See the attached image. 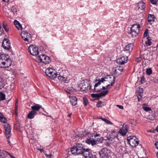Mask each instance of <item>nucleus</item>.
Masks as SVG:
<instances>
[{"label":"nucleus","instance_id":"nucleus-1","mask_svg":"<svg viewBox=\"0 0 158 158\" xmlns=\"http://www.w3.org/2000/svg\"><path fill=\"white\" fill-rule=\"evenodd\" d=\"M11 61L9 56L6 54H0V67L7 68L10 66Z\"/></svg>","mask_w":158,"mask_h":158},{"label":"nucleus","instance_id":"nucleus-2","mask_svg":"<svg viewBox=\"0 0 158 158\" xmlns=\"http://www.w3.org/2000/svg\"><path fill=\"white\" fill-rule=\"evenodd\" d=\"M100 134L94 132L91 134L89 139H87L85 140V142L88 144H91L92 145H94L97 142H100L101 138Z\"/></svg>","mask_w":158,"mask_h":158},{"label":"nucleus","instance_id":"nucleus-3","mask_svg":"<svg viewBox=\"0 0 158 158\" xmlns=\"http://www.w3.org/2000/svg\"><path fill=\"white\" fill-rule=\"evenodd\" d=\"M85 148H83L81 144H78L77 146L73 147L71 149V152L73 154L78 155L83 154Z\"/></svg>","mask_w":158,"mask_h":158},{"label":"nucleus","instance_id":"nucleus-4","mask_svg":"<svg viewBox=\"0 0 158 158\" xmlns=\"http://www.w3.org/2000/svg\"><path fill=\"white\" fill-rule=\"evenodd\" d=\"M140 26L139 24H134L131 28L129 33L132 37H136L139 31Z\"/></svg>","mask_w":158,"mask_h":158},{"label":"nucleus","instance_id":"nucleus-5","mask_svg":"<svg viewBox=\"0 0 158 158\" xmlns=\"http://www.w3.org/2000/svg\"><path fill=\"white\" fill-rule=\"evenodd\" d=\"M45 73L48 77L52 79L56 78L57 76L56 70L51 68H48L46 69Z\"/></svg>","mask_w":158,"mask_h":158},{"label":"nucleus","instance_id":"nucleus-6","mask_svg":"<svg viewBox=\"0 0 158 158\" xmlns=\"http://www.w3.org/2000/svg\"><path fill=\"white\" fill-rule=\"evenodd\" d=\"M127 140L129 144L132 147H136L139 143V142L135 136L128 137Z\"/></svg>","mask_w":158,"mask_h":158},{"label":"nucleus","instance_id":"nucleus-7","mask_svg":"<svg viewBox=\"0 0 158 158\" xmlns=\"http://www.w3.org/2000/svg\"><path fill=\"white\" fill-rule=\"evenodd\" d=\"M115 78L112 75H107L106 76L102 78V82H108L110 84V86L112 87L115 82Z\"/></svg>","mask_w":158,"mask_h":158},{"label":"nucleus","instance_id":"nucleus-8","mask_svg":"<svg viewBox=\"0 0 158 158\" xmlns=\"http://www.w3.org/2000/svg\"><path fill=\"white\" fill-rule=\"evenodd\" d=\"M37 59L39 61L45 64H48L51 61V60L49 56L44 54L39 56Z\"/></svg>","mask_w":158,"mask_h":158},{"label":"nucleus","instance_id":"nucleus-9","mask_svg":"<svg viewBox=\"0 0 158 158\" xmlns=\"http://www.w3.org/2000/svg\"><path fill=\"white\" fill-rule=\"evenodd\" d=\"M28 50L31 55L36 56L39 54L38 48L35 46L31 45L29 46Z\"/></svg>","mask_w":158,"mask_h":158},{"label":"nucleus","instance_id":"nucleus-10","mask_svg":"<svg viewBox=\"0 0 158 158\" xmlns=\"http://www.w3.org/2000/svg\"><path fill=\"white\" fill-rule=\"evenodd\" d=\"M110 151L107 148H103L99 152V154L101 158H107L109 156Z\"/></svg>","mask_w":158,"mask_h":158},{"label":"nucleus","instance_id":"nucleus-11","mask_svg":"<svg viewBox=\"0 0 158 158\" xmlns=\"http://www.w3.org/2000/svg\"><path fill=\"white\" fill-rule=\"evenodd\" d=\"M21 35L23 39L25 41L29 42L31 41V35L28 32L25 31H23Z\"/></svg>","mask_w":158,"mask_h":158},{"label":"nucleus","instance_id":"nucleus-12","mask_svg":"<svg viewBox=\"0 0 158 158\" xmlns=\"http://www.w3.org/2000/svg\"><path fill=\"white\" fill-rule=\"evenodd\" d=\"M129 127L127 125H123L122 128H121L119 131V133L122 136H124L126 135L128 130Z\"/></svg>","mask_w":158,"mask_h":158},{"label":"nucleus","instance_id":"nucleus-13","mask_svg":"<svg viewBox=\"0 0 158 158\" xmlns=\"http://www.w3.org/2000/svg\"><path fill=\"white\" fill-rule=\"evenodd\" d=\"M5 133L6 138L8 139L10 137L11 128L9 124H6L4 125Z\"/></svg>","mask_w":158,"mask_h":158},{"label":"nucleus","instance_id":"nucleus-14","mask_svg":"<svg viewBox=\"0 0 158 158\" xmlns=\"http://www.w3.org/2000/svg\"><path fill=\"white\" fill-rule=\"evenodd\" d=\"M82 155L85 158H91L92 156L90 150L89 148H85Z\"/></svg>","mask_w":158,"mask_h":158},{"label":"nucleus","instance_id":"nucleus-15","mask_svg":"<svg viewBox=\"0 0 158 158\" xmlns=\"http://www.w3.org/2000/svg\"><path fill=\"white\" fill-rule=\"evenodd\" d=\"M10 43L9 40L7 39H5L4 40L2 45L3 47L5 49H10Z\"/></svg>","mask_w":158,"mask_h":158},{"label":"nucleus","instance_id":"nucleus-16","mask_svg":"<svg viewBox=\"0 0 158 158\" xmlns=\"http://www.w3.org/2000/svg\"><path fill=\"white\" fill-rule=\"evenodd\" d=\"M108 93L107 90H106L100 94H91V96L93 98H99L102 96H105Z\"/></svg>","mask_w":158,"mask_h":158},{"label":"nucleus","instance_id":"nucleus-17","mask_svg":"<svg viewBox=\"0 0 158 158\" xmlns=\"http://www.w3.org/2000/svg\"><path fill=\"white\" fill-rule=\"evenodd\" d=\"M127 57L125 56H123L117 59L116 62L117 63L120 64H123L127 62Z\"/></svg>","mask_w":158,"mask_h":158},{"label":"nucleus","instance_id":"nucleus-18","mask_svg":"<svg viewBox=\"0 0 158 158\" xmlns=\"http://www.w3.org/2000/svg\"><path fill=\"white\" fill-rule=\"evenodd\" d=\"M133 45L132 44H129L127 45L124 48V51L127 53H130L132 50Z\"/></svg>","mask_w":158,"mask_h":158},{"label":"nucleus","instance_id":"nucleus-19","mask_svg":"<svg viewBox=\"0 0 158 158\" xmlns=\"http://www.w3.org/2000/svg\"><path fill=\"white\" fill-rule=\"evenodd\" d=\"M78 86L80 89L83 91H85L88 89V85L86 82H84L83 83H81Z\"/></svg>","mask_w":158,"mask_h":158},{"label":"nucleus","instance_id":"nucleus-20","mask_svg":"<svg viewBox=\"0 0 158 158\" xmlns=\"http://www.w3.org/2000/svg\"><path fill=\"white\" fill-rule=\"evenodd\" d=\"M138 9L139 10H143L145 8V4L142 1L138 4Z\"/></svg>","mask_w":158,"mask_h":158},{"label":"nucleus","instance_id":"nucleus-21","mask_svg":"<svg viewBox=\"0 0 158 158\" xmlns=\"http://www.w3.org/2000/svg\"><path fill=\"white\" fill-rule=\"evenodd\" d=\"M70 102L73 106H75L77 104V99L76 97L73 96L70 98Z\"/></svg>","mask_w":158,"mask_h":158},{"label":"nucleus","instance_id":"nucleus-22","mask_svg":"<svg viewBox=\"0 0 158 158\" xmlns=\"http://www.w3.org/2000/svg\"><path fill=\"white\" fill-rule=\"evenodd\" d=\"M31 108L32 110V111L36 112V111H38L40 108H41V106L39 104H36L34 106H31Z\"/></svg>","mask_w":158,"mask_h":158},{"label":"nucleus","instance_id":"nucleus-23","mask_svg":"<svg viewBox=\"0 0 158 158\" xmlns=\"http://www.w3.org/2000/svg\"><path fill=\"white\" fill-rule=\"evenodd\" d=\"M37 114V112H35L34 111H31L27 115V117L30 119L33 118Z\"/></svg>","mask_w":158,"mask_h":158},{"label":"nucleus","instance_id":"nucleus-24","mask_svg":"<svg viewBox=\"0 0 158 158\" xmlns=\"http://www.w3.org/2000/svg\"><path fill=\"white\" fill-rule=\"evenodd\" d=\"M118 141V138L116 137H114V138L111 139V140H110L108 142H107L108 145H109L110 144H113V145L114 146L116 145V143H115V142H116L117 141Z\"/></svg>","mask_w":158,"mask_h":158},{"label":"nucleus","instance_id":"nucleus-25","mask_svg":"<svg viewBox=\"0 0 158 158\" xmlns=\"http://www.w3.org/2000/svg\"><path fill=\"white\" fill-rule=\"evenodd\" d=\"M148 22L150 23H153L155 21L154 15H153L149 14L148 16Z\"/></svg>","mask_w":158,"mask_h":158},{"label":"nucleus","instance_id":"nucleus-26","mask_svg":"<svg viewBox=\"0 0 158 158\" xmlns=\"http://www.w3.org/2000/svg\"><path fill=\"white\" fill-rule=\"evenodd\" d=\"M123 69L120 67H117L115 68L114 70V72L118 74H121L123 71Z\"/></svg>","mask_w":158,"mask_h":158},{"label":"nucleus","instance_id":"nucleus-27","mask_svg":"<svg viewBox=\"0 0 158 158\" xmlns=\"http://www.w3.org/2000/svg\"><path fill=\"white\" fill-rule=\"evenodd\" d=\"M58 79L61 81H64L65 83H68L69 81L66 78L61 76H58Z\"/></svg>","mask_w":158,"mask_h":158},{"label":"nucleus","instance_id":"nucleus-28","mask_svg":"<svg viewBox=\"0 0 158 158\" xmlns=\"http://www.w3.org/2000/svg\"><path fill=\"white\" fill-rule=\"evenodd\" d=\"M7 121V119L4 117L2 114L0 112V121L3 123H6Z\"/></svg>","mask_w":158,"mask_h":158},{"label":"nucleus","instance_id":"nucleus-29","mask_svg":"<svg viewBox=\"0 0 158 158\" xmlns=\"http://www.w3.org/2000/svg\"><path fill=\"white\" fill-rule=\"evenodd\" d=\"M147 40L145 41V44L148 46H150L152 43V42L151 41V37L148 36L147 38Z\"/></svg>","mask_w":158,"mask_h":158},{"label":"nucleus","instance_id":"nucleus-30","mask_svg":"<svg viewBox=\"0 0 158 158\" xmlns=\"http://www.w3.org/2000/svg\"><path fill=\"white\" fill-rule=\"evenodd\" d=\"M5 85L4 82L2 79L0 78V89L3 88Z\"/></svg>","mask_w":158,"mask_h":158},{"label":"nucleus","instance_id":"nucleus-31","mask_svg":"<svg viewBox=\"0 0 158 158\" xmlns=\"http://www.w3.org/2000/svg\"><path fill=\"white\" fill-rule=\"evenodd\" d=\"M146 105L145 103H144L143 105V108L144 110L146 111H149L151 110L150 108L147 107H144V106Z\"/></svg>","mask_w":158,"mask_h":158},{"label":"nucleus","instance_id":"nucleus-32","mask_svg":"<svg viewBox=\"0 0 158 158\" xmlns=\"http://www.w3.org/2000/svg\"><path fill=\"white\" fill-rule=\"evenodd\" d=\"M83 103L84 106H87L88 103V100L85 97H83Z\"/></svg>","mask_w":158,"mask_h":158},{"label":"nucleus","instance_id":"nucleus-33","mask_svg":"<svg viewBox=\"0 0 158 158\" xmlns=\"http://www.w3.org/2000/svg\"><path fill=\"white\" fill-rule=\"evenodd\" d=\"M5 99V95L2 92H0V101L3 100Z\"/></svg>","mask_w":158,"mask_h":158},{"label":"nucleus","instance_id":"nucleus-34","mask_svg":"<svg viewBox=\"0 0 158 158\" xmlns=\"http://www.w3.org/2000/svg\"><path fill=\"white\" fill-rule=\"evenodd\" d=\"M99 118L102 119V120L104 121L106 123H107L108 124L111 125L112 124V123L107 119L105 118H103L102 117H100Z\"/></svg>","mask_w":158,"mask_h":158},{"label":"nucleus","instance_id":"nucleus-35","mask_svg":"<svg viewBox=\"0 0 158 158\" xmlns=\"http://www.w3.org/2000/svg\"><path fill=\"white\" fill-rule=\"evenodd\" d=\"M110 135L111 136L113 135L114 137H116L117 136V132L113 130L111 131Z\"/></svg>","mask_w":158,"mask_h":158},{"label":"nucleus","instance_id":"nucleus-36","mask_svg":"<svg viewBox=\"0 0 158 158\" xmlns=\"http://www.w3.org/2000/svg\"><path fill=\"white\" fill-rule=\"evenodd\" d=\"M11 10L14 15L17 14V10L15 6H13L11 8Z\"/></svg>","mask_w":158,"mask_h":158},{"label":"nucleus","instance_id":"nucleus-37","mask_svg":"<svg viewBox=\"0 0 158 158\" xmlns=\"http://www.w3.org/2000/svg\"><path fill=\"white\" fill-rule=\"evenodd\" d=\"M146 73L148 75H150L152 73V70L151 68H148L147 69Z\"/></svg>","mask_w":158,"mask_h":158},{"label":"nucleus","instance_id":"nucleus-38","mask_svg":"<svg viewBox=\"0 0 158 158\" xmlns=\"http://www.w3.org/2000/svg\"><path fill=\"white\" fill-rule=\"evenodd\" d=\"M111 87L110 86V84L107 83V85H106L105 87L102 86V89H103L104 90L108 88H110Z\"/></svg>","mask_w":158,"mask_h":158},{"label":"nucleus","instance_id":"nucleus-39","mask_svg":"<svg viewBox=\"0 0 158 158\" xmlns=\"http://www.w3.org/2000/svg\"><path fill=\"white\" fill-rule=\"evenodd\" d=\"M15 27L18 30H22V26L20 23L15 26Z\"/></svg>","mask_w":158,"mask_h":158},{"label":"nucleus","instance_id":"nucleus-40","mask_svg":"<svg viewBox=\"0 0 158 158\" xmlns=\"http://www.w3.org/2000/svg\"><path fill=\"white\" fill-rule=\"evenodd\" d=\"M101 80L102 79L100 80L98 82L95 84L94 85V87H97L99 85H100L101 84V82H102V81Z\"/></svg>","mask_w":158,"mask_h":158},{"label":"nucleus","instance_id":"nucleus-41","mask_svg":"<svg viewBox=\"0 0 158 158\" xmlns=\"http://www.w3.org/2000/svg\"><path fill=\"white\" fill-rule=\"evenodd\" d=\"M101 80L102 79L100 80L98 82L95 84L94 85V87H97L99 85H100L101 84V82H102V81Z\"/></svg>","mask_w":158,"mask_h":158},{"label":"nucleus","instance_id":"nucleus-42","mask_svg":"<svg viewBox=\"0 0 158 158\" xmlns=\"http://www.w3.org/2000/svg\"><path fill=\"white\" fill-rule=\"evenodd\" d=\"M3 28L5 30V31L6 32H7L8 30V28L7 27V26L6 25H5V24H3L2 25Z\"/></svg>","mask_w":158,"mask_h":158},{"label":"nucleus","instance_id":"nucleus-43","mask_svg":"<svg viewBox=\"0 0 158 158\" xmlns=\"http://www.w3.org/2000/svg\"><path fill=\"white\" fill-rule=\"evenodd\" d=\"M148 34V30L147 29L143 34V36L145 37H147Z\"/></svg>","mask_w":158,"mask_h":158},{"label":"nucleus","instance_id":"nucleus-44","mask_svg":"<svg viewBox=\"0 0 158 158\" xmlns=\"http://www.w3.org/2000/svg\"><path fill=\"white\" fill-rule=\"evenodd\" d=\"M145 81V78L143 76L142 77H141V79L140 81V83L141 84H143L144 82Z\"/></svg>","mask_w":158,"mask_h":158},{"label":"nucleus","instance_id":"nucleus-45","mask_svg":"<svg viewBox=\"0 0 158 158\" xmlns=\"http://www.w3.org/2000/svg\"><path fill=\"white\" fill-rule=\"evenodd\" d=\"M157 0H150L152 4L153 5H156L157 3Z\"/></svg>","mask_w":158,"mask_h":158},{"label":"nucleus","instance_id":"nucleus-46","mask_svg":"<svg viewBox=\"0 0 158 158\" xmlns=\"http://www.w3.org/2000/svg\"><path fill=\"white\" fill-rule=\"evenodd\" d=\"M94 90L96 92H99L102 89L101 88L98 89L97 88V87H94Z\"/></svg>","mask_w":158,"mask_h":158},{"label":"nucleus","instance_id":"nucleus-47","mask_svg":"<svg viewBox=\"0 0 158 158\" xmlns=\"http://www.w3.org/2000/svg\"><path fill=\"white\" fill-rule=\"evenodd\" d=\"M18 106L16 105V103L15 104V113L16 115H17L18 114Z\"/></svg>","mask_w":158,"mask_h":158},{"label":"nucleus","instance_id":"nucleus-48","mask_svg":"<svg viewBox=\"0 0 158 158\" xmlns=\"http://www.w3.org/2000/svg\"><path fill=\"white\" fill-rule=\"evenodd\" d=\"M142 58L141 57H139L136 58L135 59V61L137 62H139L141 60Z\"/></svg>","mask_w":158,"mask_h":158},{"label":"nucleus","instance_id":"nucleus-49","mask_svg":"<svg viewBox=\"0 0 158 158\" xmlns=\"http://www.w3.org/2000/svg\"><path fill=\"white\" fill-rule=\"evenodd\" d=\"M45 155L48 158H51V157L52 156V154H50L48 155L46 154Z\"/></svg>","mask_w":158,"mask_h":158},{"label":"nucleus","instance_id":"nucleus-50","mask_svg":"<svg viewBox=\"0 0 158 158\" xmlns=\"http://www.w3.org/2000/svg\"><path fill=\"white\" fill-rule=\"evenodd\" d=\"M116 106L117 107H118L120 109H123V106L118 105H117Z\"/></svg>","mask_w":158,"mask_h":158},{"label":"nucleus","instance_id":"nucleus-51","mask_svg":"<svg viewBox=\"0 0 158 158\" xmlns=\"http://www.w3.org/2000/svg\"><path fill=\"white\" fill-rule=\"evenodd\" d=\"M14 23L15 26H16V25H17L19 23L18 21L16 20H15L14 21Z\"/></svg>","mask_w":158,"mask_h":158},{"label":"nucleus","instance_id":"nucleus-52","mask_svg":"<svg viewBox=\"0 0 158 158\" xmlns=\"http://www.w3.org/2000/svg\"><path fill=\"white\" fill-rule=\"evenodd\" d=\"M155 146L156 148L158 149V142H156L155 144Z\"/></svg>","mask_w":158,"mask_h":158},{"label":"nucleus","instance_id":"nucleus-53","mask_svg":"<svg viewBox=\"0 0 158 158\" xmlns=\"http://www.w3.org/2000/svg\"><path fill=\"white\" fill-rule=\"evenodd\" d=\"M138 92L140 93L142 92H143V89L141 88H139Z\"/></svg>","mask_w":158,"mask_h":158},{"label":"nucleus","instance_id":"nucleus-54","mask_svg":"<svg viewBox=\"0 0 158 158\" xmlns=\"http://www.w3.org/2000/svg\"><path fill=\"white\" fill-rule=\"evenodd\" d=\"M154 130H153V131H152L151 130H150L148 131V132H154Z\"/></svg>","mask_w":158,"mask_h":158},{"label":"nucleus","instance_id":"nucleus-55","mask_svg":"<svg viewBox=\"0 0 158 158\" xmlns=\"http://www.w3.org/2000/svg\"><path fill=\"white\" fill-rule=\"evenodd\" d=\"M155 131H156L157 132H158V126H157L155 129Z\"/></svg>","mask_w":158,"mask_h":158},{"label":"nucleus","instance_id":"nucleus-56","mask_svg":"<svg viewBox=\"0 0 158 158\" xmlns=\"http://www.w3.org/2000/svg\"><path fill=\"white\" fill-rule=\"evenodd\" d=\"M3 0V1L4 2H8L9 1V0Z\"/></svg>","mask_w":158,"mask_h":158},{"label":"nucleus","instance_id":"nucleus-57","mask_svg":"<svg viewBox=\"0 0 158 158\" xmlns=\"http://www.w3.org/2000/svg\"><path fill=\"white\" fill-rule=\"evenodd\" d=\"M103 83H106L107 85V83L110 84V83H109L108 82H104Z\"/></svg>","mask_w":158,"mask_h":158},{"label":"nucleus","instance_id":"nucleus-58","mask_svg":"<svg viewBox=\"0 0 158 158\" xmlns=\"http://www.w3.org/2000/svg\"><path fill=\"white\" fill-rule=\"evenodd\" d=\"M97 106L98 107H100V106L99 104V103H97Z\"/></svg>","mask_w":158,"mask_h":158},{"label":"nucleus","instance_id":"nucleus-59","mask_svg":"<svg viewBox=\"0 0 158 158\" xmlns=\"http://www.w3.org/2000/svg\"><path fill=\"white\" fill-rule=\"evenodd\" d=\"M138 101L139 102L140 101V98H139V97H138Z\"/></svg>","mask_w":158,"mask_h":158},{"label":"nucleus","instance_id":"nucleus-60","mask_svg":"<svg viewBox=\"0 0 158 158\" xmlns=\"http://www.w3.org/2000/svg\"><path fill=\"white\" fill-rule=\"evenodd\" d=\"M71 114H69V115H68V116H69V117H70L71 116Z\"/></svg>","mask_w":158,"mask_h":158},{"label":"nucleus","instance_id":"nucleus-61","mask_svg":"<svg viewBox=\"0 0 158 158\" xmlns=\"http://www.w3.org/2000/svg\"><path fill=\"white\" fill-rule=\"evenodd\" d=\"M156 155H157V158H158V152H157V153H156Z\"/></svg>","mask_w":158,"mask_h":158},{"label":"nucleus","instance_id":"nucleus-62","mask_svg":"<svg viewBox=\"0 0 158 158\" xmlns=\"http://www.w3.org/2000/svg\"><path fill=\"white\" fill-rule=\"evenodd\" d=\"M101 103V102H98V103H99V104H100V103Z\"/></svg>","mask_w":158,"mask_h":158}]
</instances>
